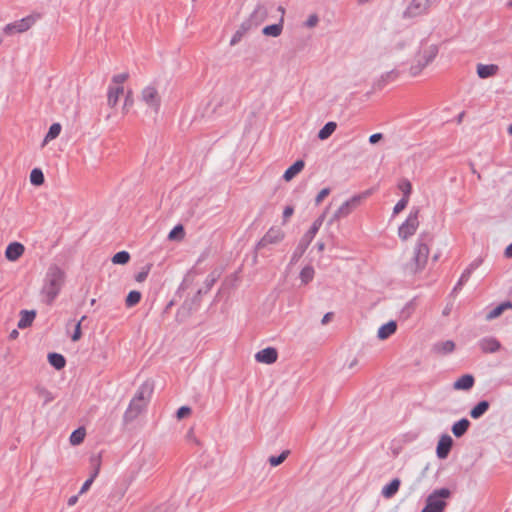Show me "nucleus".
Masks as SVG:
<instances>
[{"instance_id":"1","label":"nucleus","mask_w":512,"mask_h":512,"mask_svg":"<svg viewBox=\"0 0 512 512\" xmlns=\"http://www.w3.org/2000/svg\"><path fill=\"white\" fill-rule=\"evenodd\" d=\"M65 271L56 264L48 267L41 288V296L47 305H52L65 284Z\"/></svg>"},{"instance_id":"2","label":"nucleus","mask_w":512,"mask_h":512,"mask_svg":"<svg viewBox=\"0 0 512 512\" xmlns=\"http://www.w3.org/2000/svg\"><path fill=\"white\" fill-rule=\"evenodd\" d=\"M429 238V234L419 235L411 261L403 266V271L406 275L413 276L424 270L430 251L427 243Z\"/></svg>"},{"instance_id":"3","label":"nucleus","mask_w":512,"mask_h":512,"mask_svg":"<svg viewBox=\"0 0 512 512\" xmlns=\"http://www.w3.org/2000/svg\"><path fill=\"white\" fill-rule=\"evenodd\" d=\"M217 278H218V275H216L215 272L210 273L204 281V288L199 289L190 301H187V300L184 301V303L181 305V307L177 311V317L189 316L191 314L192 310L196 309L200 305L201 295L205 294L211 290V288L217 281Z\"/></svg>"},{"instance_id":"4","label":"nucleus","mask_w":512,"mask_h":512,"mask_svg":"<svg viewBox=\"0 0 512 512\" xmlns=\"http://www.w3.org/2000/svg\"><path fill=\"white\" fill-rule=\"evenodd\" d=\"M452 493L448 488L433 490L426 498V503L421 512H443L447 506L446 500Z\"/></svg>"},{"instance_id":"5","label":"nucleus","mask_w":512,"mask_h":512,"mask_svg":"<svg viewBox=\"0 0 512 512\" xmlns=\"http://www.w3.org/2000/svg\"><path fill=\"white\" fill-rule=\"evenodd\" d=\"M42 18L39 12H32L31 14L23 17L20 20L8 23L3 27V33L6 35H13L15 33H24L36 24Z\"/></svg>"},{"instance_id":"6","label":"nucleus","mask_w":512,"mask_h":512,"mask_svg":"<svg viewBox=\"0 0 512 512\" xmlns=\"http://www.w3.org/2000/svg\"><path fill=\"white\" fill-rule=\"evenodd\" d=\"M370 195V191H365L361 194H356L352 196L350 199L346 200L333 214L329 223H333L341 218H345L349 216L365 199Z\"/></svg>"},{"instance_id":"7","label":"nucleus","mask_w":512,"mask_h":512,"mask_svg":"<svg viewBox=\"0 0 512 512\" xmlns=\"http://www.w3.org/2000/svg\"><path fill=\"white\" fill-rule=\"evenodd\" d=\"M419 208L413 207L406 220L398 228V236L402 240H407L415 234L419 226Z\"/></svg>"},{"instance_id":"8","label":"nucleus","mask_w":512,"mask_h":512,"mask_svg":"<svg viewBox=\"0 0 512 512\" xmlns=\"http://www.w3.org/2000/svg\"><path fill=\"white\" fill-rule=\"evenodd\" d=\"M436 0H412L403 11V19L416 18L428 14Z\"/></svg>"},{"instance_id":"9","label":"nucleus","mask_w":512,"mask_h":512,"mask_svg":"<svg viewBox=\"0 0 512 512\" xmlns=\"http://www.w3.org/2000/svg\"><path fill=\"white\" fill-rule=\"evenodd\" d=\"M141 101L152 109L155 113H158L161 107V97L158 93L157 88L154 85H148L141 91Z\"/></svg>"},{"instance_id":"10","label":"nucleus","mask_w":512,"mask_h":512,"mask_svg":"<svg viewBox=\"0 0 512 512\" xmlns=\"http://www.w3.org/2000/svg\"><path fill=\"white\" fill-rule=\"evenodd\" d=\"M267 16H268L267 8L263 4L259 3L256 5L254 10L251 12L249 17L246 20H244V22L248 24L250 29L257 28L265 21Z\"/></svg>"},{"instance_id":"11","label":"nucleus","mask_w":512,"mask_h":512,"mask_svg":"<svg viewBox=\"0 0 512 512\" xmlns=\"http://www.w3.org/2000/svg\"><path fill=\"white\" fill-rule=\"evenodd\" d=\"M317 232L314 231V228H309V230L304 234V236L301 238L298 246L294 250L292 256H291V263H296L299 258L304 254L314 237L316 236Z\"/></svg>"},{"instance_id":"12","label":"nucleus","mask_w":512,"mask_h":512,"mask_svg":"<svg viewBox=\"0 0 512 512\" xmlns=\"http://www.w3.org/2000/svg\"><path fill=\"white\" fill-rule=\"evenodd\" d=\"M283 237L284 234L280 229L270 228L257 243V249L265 248L270 244L279 243L283 239Z\"/></svg>"},{"instance_id":"13","label":"nucleus","mask_w":512,"mask_h":512,"mask_svg":"<svg viewBox=\"0 0 512 512\" xmlns=\"http://www.w3.org/2000/svg\"><path fill=\"white\" fill-rule=\"evenodd\" d=\"M453 439L448 434H443L436 447V455L439 459H446L452 449Z\"/></svg>"},{"instance_id":"14","label":"nucleus","mask_w":512,"mask_h":512,"mask_svg":"<svg viewBox=\"0 0 512 512\" xmlns=\"http://www.w3.org/2000/svg\"><path fill=\"white\" fill-rule=\"evenodd\" d=\"M145 407L146 403L131 400L128 408L126 409L123 415L124 422L129 423L135 420L138 417V415L144 410Z\"/></svg>"},{"instance_id":"15","label":"nucleus","mask_w":512,"mask_h":512,"mask_svg":"<svg viewBox=\"0 0 512 512\" xmlns=\"http://www.w3.org/2000/svg\"><path fill=\"white\" fill-rule=\"evenodd\" d=\"M277 358L278 352L274 347H266L255 354V360L259 363L273 364Z\"/></svg>"},{"instance_id":"16","label":"nucleus","mask_w":512,"mask_h":512,"mask_svg":"<svg viewBox=\"0 0 512 512\" xmlns=\"http://www.w3.org/2000/svg\"><path fill=\"white\" fill-rule=\"evenodd\" d=\"M478 346L483 353H495L500 350L501 343L495 337L487 336L478 341Z\"/></svg>"},{"instance_id":"17","label":"nucleus","mask_w":512,"mask_h":512,"mask_svg":"<svg viewBox=\"0 0 512 512\" xmlns=\"http://www.w3.org/2000/svg\"><path fill=\"white\" fill-rule=\"evenodd\" d=\"M153 389H154V386H153L152 382H150V381L143 382L139 386V388L136 391V393H135L134 397L132 398V400H134V401H141V402L147 404L149 398L151 397V395L153 393Z\"/></svg>"},{"instance_id":"18","label":"nucleus","mask_w":512,"mask_h":512,"mask_svg":"<svg viewBox=\"0 0 512 512\" xmlns=\"http://www.w3.org/2000/svg\"><path fill=\"white\" fill-rule=\"evenodd\" d=\"M24 246L19 242L8 244L5 250V256L10 261H16L24 253Z\"/></svg>"},{"instance_id":"19","label":"nucleus","mask_w":512,"mask_h":512,"mask_svg":"<svg viewBox=\"0 0 512 512\" xmlns=\"http://www.w3.org/2000/svg\"><path fill=\"white\" fill-rule=\"evenodd\" d=\"M474 384V376L472 374H464L453 383V388L455 390L468 391L474 386Z\"/></svg>"},{"instance_id":"20","label":"nucleus","mask_w":512,"mask_h":512,"mask_svg":"<svg viewBox=\"0 0 512 512\" xmlns=\"http://www.w3.org/2000/svg\"><path fill=\"white\" fill-rule=\"evenodd\" d=\"M438 46L430 45L427 49L420 51L417 55V59L422 60L423 65L427 66L434 61L438 54Z\"/></svg>"},{"instance_id":"21","label":"nucleus","mask_w":512,"mask_h":512,"mask_svg":"<svg viewBox=\"0 0 512 512\" xmlns=\"http://www.w3.org/2000/svg\"><path fill=\"white\" fill-rule=\"evenodd\" d=\"M305 166V162L301 159L295 161L291 166H289L284 174H283V179L285 181H290L292 180L298 173H300L303 168Z\"/></svg>"},{"instance_id":"22","label":"nucleus","mask_w":512,"mask_h":512,"mask_svg":"<svg viewBox=\"0 0 512 512\" xmlns=\"http://www.w3.org/2000/svg\"><path fill=\"white\" fill-rule=\"evenodd\" d=\"M470 425L467 418H461L452 425L451 431L455 437L460 438L468 431Z\"/></svg>"},{"instance_id":"23","label":"nucleus","mask_w":512,"mask_h":512,"mask_svg":"<svg viewBox=\"0 0 512 512\" xmlns=\"http://www.w3.org/2000/svg\"><path fill=\"white\" fill-rule=\"evenodd\" d=\"M397 324L395 321L391 320L380 326L377 332V337L381 340L389 338L392 334L396 332Z\"/></svg>"},{"instance_id":"24","label":"nucleus","mask_w":512,"mask_h":512,"mask_svg":"<svg viewBox=\"0 0 512 512\" xmlns=\"http://www.w3.org/2000/svg\"><path fill=\"white\" fill-rule=\"evenodd\" d=\"M498 69V66L495 64H478L477 75L481 79H486L491 76H494L497 73Z\"/></svg>"},{"instance_id":"25","label":"nucleus","mask_w":512,"mask_h":512,"mask_svg":"<svg viewBox=\"0 0 512 512\" xmlns=\"http://www.w3.org/2000/svg\"><path fill=\"white\" fill-rule=\"evenodd\" d=\"M512 309V302L510 301H504L491 309L487 314L485 319L487 321H491L493 319L498 318L506 309Z\"/></svg>"},{"instance_id":"26","label":"nucleus","mask_w":512,"mask_h":512,"mask_svg":"<svg viewBox=\"0 0 512 512\" xmlns=\"http://www.w3.org/2000/svg\"><path fill=\"white\" fill-rule=\"evenodd\" d=\"M490 403L487 400L479 401L469 412L473 419L481 418L489 409Z\"/></svg>"},{"instance_id":"27","label":"nucleus","mask_w":512,"mask_h":512,"mask_svg":"<svg viewBox=\"0 0 512 512\" xmlns=\"http://www.w3.org/2000/svg\"><path fill=\"white\" fill-rule=\"evenodd\" d=\"M122 86H109L107 92V102L110 107H115L118 103L119 96L123 93Z\"/></svg>"},{"instance_id":"28","label":"nucleus","mask_w":512,"mask_h":512,"mask_svg":"<svg viewBox=\"0 0 512 512\" xmlns=\"http://www.w3.org/2000/svg\"><path fill=\"white\" fill-rule=\"evenodd\" d=\"M36 317V312L33 310H22L20 312V319L18 321V328L24 329L32 324Z\"/></svg>"},{"instance_id":"29","label":"nucleus","mask_w":512,"mask_h":512,"mask_svg":"<svg viewBox=\"0 0 512 512\" xmlns=\"http://www.w3.org/2000/svg\"><path fill=\"white\" fill-rule=\"evenodd\" d=\"M401 481L398 478L392 479L388 484L383 486L382 488V495L385 498H391L393 497L399 490Z\"/></svg>"},{"instance_id":"30","label":"nucleus","mask_w":512,"mask_h":512,"mask_svg":"<svg viewBox=\"0 0 512 512\" xmlns=\"http://www.w3.org/2000/svg\"><path fill=\"white\" fill-rule=\"evenodd\" d=\"M283 17L280 18L278 23L267 25L263 28L262 33L265 36L278 37L283 30Z\"/></svg>"},{"instance_id":"31","label":"nucleus","mask_w":512,"mask_h":512,"mask_svg":"<svg viewBox=\"0 0 512 512\" xmlns=\"http://www.w3.org/2000/svg\"><path fill=\"white\" fill-rule=\"evenodd\" d=\"M49 364L54 367L56 370H61L66 365L65 357L57 352H51L47 356Z\"/></svg>"},{"instance_id":"32","label":"nucleus","mask_w":512,"mask_h":512,"mask_svg":"<svg viewBox=\"0 0 512 512\" xmlns=\"http://www.w3.org/2000/svg\"><path fill=\"white\" fill-rule=\"evenodd\" d=\"M433 349L440 354H449L454 351L455 343L452 340L438 342L434 345Z\"/></svg>"},{"instance_id":"33","label":"nucleus","mask_w":512,"mask_h":512,"mask_svg":"<svg viewBox=\"0 0 512 512\" xmlns=\"http://www.w3.org/2000/svg\"><path fill=\"white\" fill-rule=\"evenodd\" d=\"M251 30L250 27L248 26L247 23H245L244 21L241 23V25L239 26V28L235 31V33L233 34L231 40H230V45L231 46H234L236 44H238L241 39L243 38V36L249 31Z\"/></svg>"},{"instance_id":"34","label":"nucleus","mask_w":512,"mask_h":512,"mask_svg":"<svg viewBox=\"0 0 512 512\" xmlns=\"http://www.w3.org/2000/svg\"><path fill=\"white\" fill-rule=\"evenodd\" d=\"M337 124L333 121L327 122L318 132V138L320 140L328 139L336 130Z\"/></svg>"},{"instance_id":"35","label":"nucleus","mask_w":512,"mask_h":512,"mask_svg":"<svg viewBox=\"0 0 512 512\" xmlns=\"http://www.w3.org/2000/svg\"><path fill=\"white\" fill-rule=\"evenodd\" d=\"M61 124L60 123H53L50 127L48 132L46 133L43 141V146L46 145L49 141L57 138L61 132Z\"/></svg>"},{"instance_id":"36","label":"nucleus","mask_w":512,"mask_h":512,"mask_svg":"<svg viewBox=\"0 0 512 512\" xmlns=\"http://www.w3.org/2000/svg\"><path fill=\"white\" fill-rule=\"evenodd\" d=\"M398 76V72L395 70H391L385 74H383L380 79L375 83V86L378 89H382L387 83L394 81Z\"/></svg>"},{"instance_id":"37","label":"nucleus","mask_w":512,"mask_h":512,"mask_svg":"<svg viewBox=\"0 0 512 512\" xmlns=\"http://www.w3.org/2000/svg\"><path fill=\"white\" fill-rule=\"evenodd\" d=\"M397 187L402 192L403 198H406V199L410 198V195L412 193V185L408 179H406V178L400 179L397 184Z\"/></svg>"},{"instance_id":"38","label":"nucleus","mask_w":512,"mask_h":512,"mask_svg":"<svg viewBox=\"0 0 512 512\" xmlns=\"http://www.w3.org/2000/svg\"><path fill=\"white\" fill-rule=\"evenodd\" d=\"M85 438V429L83 427L77 428L70 435V443L72 445H79L83 442Z\"/></svg>"},{"instance_id":"39","label":"nucleus","mask_w":512,"mask_h":512,"mask_svg":"<svg viewBox=\"0 0 512 512\" xmlns=\"http://www.w3.org/2000/svg\"><path fill=\"white\" fill-rule=\"evenodd\" d=\"M314 269L312 266H305L300 271V279L303 284H308L313 280Z\"/></svg>"},{"instance_id":"40","label":"nucleus","mask_w":512,"mask_h":512,"mask_svg":"<svg viewBox=\"0 0 512 512\" xmlns=\"http://www.w3.org/2000/svg\"><path fill=\"white\" fill-rule=\"evenodd\" d=\"M30 182L33 185L39 186L44 183V174L41 169L34 168L30 173Z\"/></svg>"},{"instance_id":"41","label":"nucleus","mask_w":512,"mask_h":512,"mask_svg":"<svg viewBox=\"0 0 512 512\" xmlns=\"http://www.w3.org/2000/svg\"><path fill=\"white\" fill-rule=\"evenodd\" d=\"M290 454V451L289 450H284L282 451L279 455L277 456H270L268 458V462L271 466L273 467H276L280 464H282L288 457V455Z\"/></svg>"},{"instance_id":"42","label":"nucleus","mask_w":512,"mask_h":512,"mask_svg":"<svg viewBox=\"0 0 512 512\" xmlns=\"http://www.w3.org/2000/svg\"><path fill=\"white\" fill-rule=\"evenodd\" d=\"M130 260V254L127 251H119L112 257V262L114 264L124 265L127 264Z\"/></svg>"},{"instance_id":"43","label":"nucleus","mask_w":512,"mask_h":512,"mask_svg":"<svg viewBox=\"0 0 512 512\" xmlns=\"http://www.w3.org/2000/svg\"><path fill=\"white\" fill-rule=\"evenodd\" d=\"M141 300V293L136 290H132L128 293L126 297V306L133 307L138 304Z\"/></svg>"},{"instance_id":"44","label":"nucleus","mask_w":512,"mask_h":512,"mask_svg":"<svg viewBox=\"0 0 512 512\" xmlns=\"http://www.w3.org/2000/svg\"><path fill=\"white\" fill-rule=\"evenodd\" d=\"M470 277H471V275L468 273V271H463L459 280L453 287L452 293L453 294L458 293L463 288V286L469 281Z\"/></svg>"},{"instance_id":"45","label":"nucleus","mask_w":512,"mask_h":512,"mask_svg":"<svg viewBox=\"0 0 512 512\" xmlns=\"http://www.w3.org/2000/svg\"><path fill=\"white\" fill-rule=\"evenodd\" d=\"M37 394L39 397L43 398L44 399V405L48 404L49 402L53 401L54 399V396L52 395V393L50 391H48L45 387L43 386H37L35 388Z\"/></svg>"},{"instance_id":"46","label":"nucleus","mask_w":512,"mask_h":512,"mask_svg":"<svg viewBox=\"0 0 512 512\" xmlns=\"http://www.w3.org/2000/svg\"><path fill=\"white\" fill-rule=\"evenodd\" d=\"M184 237V228L182 225H176L168 234L170 240L181 239Z\"/></svg>"},{"instance_id":"47","label":"nucleus","mask_w":512,"mask_h":512,"mask_svg":"<svg viewBox=\"0 0 512 512\" xmlns=\"http://www.w3.org/2000/svg\"><path fill=\"white\" fill-rule=\"evenodd\" d=\"M86 319V316H82V318L77 322V324L75 325V329H74V332L73 334L71 335V340L73 342H76L78 341L81 336H82V332H81V323L83 322V320Z\"/></svg>"},{"instance_id":"48","label":"nucleus","mask_w":512,"mask_h":512,"mask_svg":"<svg viewBox=\"0 0 512 512\" xmlns=\"http://www.w3.org/2000/svg\"><path fill=\"white\" fill-rule=\"evenodd\" d=\"M426 66L423 65L422 63V60L420 59H417L416 60V63L413 64L411 67H410V74L412 76H417L421 73V71L425 68Z\"/></svg>"},{"instance_id":"49","label":"nucleus","mask_w":512,"mask_h":512,"mask_svg":"<svg viewBox=\"0 0 512 512\" xmlns=\"http://www.w3.org/2000/svg\"><path fill=\"white\" fill-rule=\"evenodd\" d=\"M483 263L482 257H477L474 259L465 269L464 271H468L470 275Z\"/></svg>"},{"instance_id":"50","label":"nucleus","mask_w":512,"mask_h":512,"mask_svg":"<svg viewBox=\"0 0 512 512\" xmlns=\"http://www.w3.org/2000/svg\"><path fill=\"white\" fill-rule=\"evenodd\" d=\"M408 202H409V199H406V198H401L394 206L393 208V215H396L398 213H400L402 210H404L406 208V206L408 205Z\"/></svg>"},{"instance_id":"51","label":"nucleus","mask_w":512,"mask_h":512,"mask_svg":"<svg viewBox=\"0 0 512 512\" xmlns=\"http://www.w3.org/2000/svg\"><path fill=\"white\" fill-rule=\"evenodd\" d=\"M129 77L128 73H120L116 74L112 77V82L116 84L117 86H121L122 83H124Z\"/></svg>"},{"instance_id":"52","label":"nucleus","mask_w":512,"mask_h":512,"mask_svg":"<svg viewBox=\"0 0 512 512\" xmlns=\"http://www.w3.org/2000/svg\"><path fill=\"white\" fill-rule=\"evenodd\" d=\"M319 22V17L317 14H311L307 20L305 21L304 25L307 28L315 27Z\"/></svg>"},{"instance_id":"53","label":"nucleus","mask_w":512,"mask_h":512,"mask_svg":"<svg viewBox=\"0 0 512 512\" xmlns=\"http://www.w3.org/2000/svg\"><path fill=\"white\" fill-rule=\"evenodd\" d=\"M149 271H150V266H146L145 268H143L140 272H138L135 275V280L137 282H143L147 278Z\"/></svg>"},{"instance_id":"54","label":"nucleus","mask_w":512,"mask_h":512,"mask_svg":"<svg viewBox=\"0 0 512 512\" xmlns=\"http://www.w3.org/2000/svg\"><path fill=\"white\" fill-rule=\"evenodd\" d=\"M331 190L330 188H323L316 196L315 198V204L319 205L325 197H327L330 194Z\"/></svg>"},{"instance_id":"55","label":"nucleus","mask_w":512,"mask_h":512,"mask_svg":"<svg viewBox=\"0 0 512 512\" xmlns=\"http://www.w3.org/2000/svg\"><path fill=\"white\" fill-rule=\"evenodd\" d=\"M191 412V408L188 407V406H181L177 412H176V416L178 419H182L184 417H186L187 415H189Z\"/></svg>"},{"instance_id":"56","label":"nucleus","mask_w":512,"mask_h":512,"mask_svg":"<svg viewBox=\"0 0 512 512\" xmlns=\"http://www.w3.org/2000/svg\"><path fill=\"white\" fill-rule=\"evenodd\" d=\"M325 218V213H323L321 216H319L310 226V228H314V231L318 233L320 227L323 224Z\"/></svg>"},{"instance_id":"57","label":"nucleus","mask_w":512,"mask_h":512,"mask_svg":"<svg viewBox=\"0 0 512 512\" xmlns=\"http://www.w3.org/2000/svg\"><path fill=\"white\" fill-rule=\"evenodd\" d=\"M93 478H88L82 485L80 491H79V494H84L85 492H87L91 485L93 484Z\"/></svg>"},{"instance_id":"58","label":"nucleus","mask_w":512,"mask_h":512,"mask_svg":"<svg viewBox=\"0 0 512 512\" xmlns=\"http://www.w3.org/2000/svg\"><path fill=\"white\" fill-rule=\"evenodd\" d=\"M294 213V208L290 205L286 206L283 210V219L286 221Z\"/></svg>"},{"instance_id":"59","label":"nucleus","mask_w":512,"mask_h":512,"mask_svg":"<svg viewBox=\"0 0 512 512\" xmlns=\"http://www.w3.org/2000/svg\"><path fill=\"white\" fill-rule=\"evenodd\" d=\"M383 138L382 133H374L369 137L370 144H376Z\"/></svg>"},{"instance_id":"60","label":"nucleus","mask_w":512,"mask_h":512,"mask_svg":"<svg viewBox=\"0 0 512 512\" xmlns=\"http://www.w3.org/2000/svg\"><path fill=\"white\" fill-rule=\"evenodd\" d=\"M332 316H333V313H332V312H328V313H326V314L323 316V318H322V320H321V323H322V324H327V323L331 320V317H332Z\"/></svg>"},{"instance_id":"61","label":"nucleus","mask_w":512,"mask_h":512,"mask_svg":"<svg viewBox=\"0 0 512 512\" xmlns=\"http://www.w3.org/2000/svg\"><path fill=\"white\" fill-rule=\"evenodd\" d=\"M78 501V495H73L71 496L68 501H67V504L68 506H74Z\"/></svg>"},{"instance_id":"62","label":"nucleus","mask_w":512,"mask_h":512,"mask_svg":"<svg viewBox=\"0 0 512 512\" xmlns=\"http://www.w3.org/2000/svg\"><path fill=\"white\" fill-rule=\"evenodd\" d=\"M504 255L507 257V258H512V243L509 244L506 249H505V252H504Z\"/></svg>"},{"instance_id":"63","label":"nucleus","mask_w":512,"mask_h":512,"mask_svg":"<svg viewBox=\"0 0 512 512\" xmlns=\"http://www.w3.org/2000/svg\"><path fill=\"white\" fill-rule=\"evenodd\" d=\"M188 288V282L186 279H184L181 284L179 285L178 292L182 290H186Z\"/></svg>"},{"instance_id":"64","label":"nucleus","mask_w":512,"mask_h":512,"mask_svg":"<svg viewBox=\"0 0 512 512\" xmlns=\"http://www.w3.org/2000/svg\"><path fill=\"white\" fill-rule=\"evenodd\" d=\"M98 473H99V468H95L94 471L92 472V474L90 475L89 478H93V481L95 480V478L98 476Z\"/></svg>"}]
</instances>
